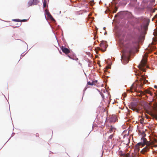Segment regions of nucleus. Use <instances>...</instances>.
<instances>
[{
    "label": "nucleus",
    "instance_id": "10",
    "mask_svg": "<svg viewBox=\"0 0 157 157\" xmlns=\"http://www.w3.org/2000/svg\"><path fill=\"white\" fill-rule=\"evenodd\" d=\"M144 92L145 93L148 94H150L151 96L153 95V93L149 90H146L144 91Z\"/></svg>",
    "mask_w": 157,
    "mask_h": 157
},
{
    "label": "nucleus",
    "instance_id": "5",
    "mask_svg": "<svg viewBox=\"0 0 157 157\" xmlns=\"http://www.w3.org/2000/svg\"><path fill=\"white\" fill-rule=\"evenodd\" d=\"M100 45L101 47V49L99 48V50L101 49L103 52L106 51V48L108 46L107 42L106 41H102L101 43L100 44Z\"/></svg>",
    "mask_w": 157,
    "mask_h": 157
},
{
    "label": "nucleus",
    "instance_id": "20",
    "mask_svg": "<svg viewBox=\"0 0 157 157\" xmlns=\"http://www.w3.org/2000/svg\"><path fill=\"white\" fill-rule=\"evenodd\" d=\"M90 3L91 5H93L94 4V2L93 0H91L90 1Z\"/></svg>",
    "mask_w": 157,
    "mask_h": 157
},
{
    "label": "nucleus",
    "instance_id": "30",
    "mask_svg": "<svg viewBox=\"0 0 157 157\" xmlns=\"http://www.w3.org/2000/svg\"><path fill=\"white\" fill-rule=\"evenodd\" d=\"M21 25V23L20 24H19V26Z\"/></svg>",
    "mask_w": 157,
    "mask_h": 157
},
{
    "label": "nucleus",
    "instance_id": "11",
    "mask_svg": "<svg viewBox=\"0 0 157 157\" xmlns=\"http://www.w3.org/2000/svg\"><path fill=\"white\" fill-rule=\"evenodd\" d=\"M33 0H30L28 3L27 6L29 7L31 6L33 3Z\"/></svg>",
    "mask_w": 157,
    "mask_h": 157
},
{
    "label": "nucleus",
    "instance_id": "15",
    "mask_svg": "<svg viewBox=\"0 0 157 157\" xmlns=\"http://www.w3.org/2000/svg\"><path fill=\"white\" fill-rule=\"evenodd\" d=\"M124 157H132V156L130 155V154L129 153H127L125 154V156H124Z\"/></svg>",
    "mask_w": 157,
    "mask_h": 157
},
{
    "label": "nucleus",
    "instance_id": "14",
    "mask_svg": "<svg viewBox=\"0 0 157 157\" xmlns=\"http://www.w3.org/2000/svg\"><path fill=\"white\" fill-rule=\"evenodd\" d=\"M125 153H122V152L121 151H119V155L121 157H124V156H125Z\"/></svg>",
    "mask_w": 157,
    "mask_h": 157
},
{
    "label": "nucleus",
    "instance_id": "12",
    "mask_svg": "<svg viewBox=\"0 0 157 157\" xmlns=\"http://www.w3.org/2000/svg\"><path fill=\"white\" fill-rule=\"evenodd\" d=\"M115 128L112 127L111 125V126L109 127V132L110 133H111L112 132H113Z\"/></svg>",
    "mask_w": 157,
    "mask_h": 157
},
{
    "label": "nucleus",
    "instance_id": "13",
    "mask_svg": "<svg viewBox=\"0 0 157 157\" xmlns=\"http://www.w3.org/2000/svg\"><path fill=\"white\" fill-rule=\"evenodd\" d=\"M47 14L48 17L52 20H54V18H53L51 15L49 13V12Z\"/></svg>",
    "mask_w": 157,
    "mask_h": 157
},
{
    "label": "nucleus",
    "instance_id": "22",
    "mask_svg": "<svg viewBox=\"0 0 157 157\" xmlns=\"http://www.w3.org/2000/svg\"><path fill=\"white\" fill-rule=\"evenodd\" d=\"M132 109L134 111H136L137 112H138V110L137 109L135 108H132Z\"/></svg>",
    "mask_w": 157,
    "mask_h": 157
},
{
    "label": "nucleus",
    "instance_id": "9",
    "mask_svg": "<svg viewBox=\"0 0 157 157\" xmlns=\"http://www.w3.org/2000/svg\"><path fill=\"white\" fill-rule=\"evenodd\" d=\"M61 49L62 52L65 54H68L70 52V51L68 49L64 46H62Z\"/></svg>",
    "mask_w": 157,
    "mask_h": 157
},
{
    "label": "nucleus",
    "instance_id": "18",
    "mask_svg": "<svg viewBox=\"0 0 157 157\" xmlns=\"http://www.w3.org/2000/svg\"><path fill=\"white\" fill-rule=\"evenodd\" d=\"M93 85H96L97 82V81L95 80L94 81H92Z\"/></svg>",
    "mask_w": 157,
    "mask_h": 157
},
{
    "label": "nucleus",
    "instance_id": "28",
    "mask_svg": "<svg viewBox=\"0 0 157 157\" xmlns=\"http://www.w3.org/2000/svg\"><path fill=\"white\" fill-rule=\"evenodd\" d=\"M68 56L71 59H72V58H71L70 56Z\"/></svg>",
    "mask_w": 157,
    "mask_h": 157
},
{
    "label": "nucleus",
    "instance_id": "4",
    "mask_svg": "<svg viewBox=\"0 0 157 157\" xmlns=\"http://www.w3.org/2000/svg\"><path fill=\"white\" fill-rule=\"evenodd\" d=\"M152 108L154 111H150L148 113L153 118L157 119V103L154 102Z\"/></svg>",
    "mask_w": 157,
    "mask_h": 157
},
{
    "label": "nucleus",
    "instance_id": "2",
    "mask_svg": "<svg viewBox=\"0 0 157 157\" xmlns=\"http://www.w3.org/2000/svg\"><path fill=\"white\" fill-rule=\"evenodd\" d=\"M136 75L137 76V81L138 82V84L140 85L141 86L148 82L146 78L144 75H141L140 73L136 74Z\"/></svg>",
    "mask_w": 157,
    "mask_h": 157
},
{
    "label": "nucleus",
    "instance_id": "27",
    "mask_svg": "<svg viewBox=\"0 0 157 157\" xmlns=\"http://www.w3.org/2000/svg\"><path fill=\"white\" fill-rule=\"evenodd\" d=\"M107 34V32H105V33H104V34H105V35H106V34Z\"/></svg>",
    "mask_w": 157,
    "mask_h": 157
},
{
    "label": "nucleus",
    "instance_id": "8",
    "mask_svg": "<svg viewBox=\"0 0 157 157\" xmlns=\"http://www.w3.org/2000/svg\"><path fill=\"white\" fill-rule=\"evenodd\" d=\"M147 143V144L146 145V146L142 150L141 152L142 153L144 154V153L147 152L149 150L150 148V144L149 142L148 144V143Z\"/></svg>",
    "mask_w": 157,
    "mask_h": 157
},
{
    "label": "nucleus",
    "instance_id": "21",
    "mask_svg": "<svg viewBox=\"0 0 157 157\" xmlns=\"http://www.w3.org/2000/svg\"><path fill=\"white\" fill-rule=\"evenodd\" d=\"M27 21V19H23V20H20V22H26Z\"/></svg>",
    "mask_w": 157,
    "mask_h": 157
},
{
    "label": "nucleus",
    "instance_id": "6",
    "mask_svg": "<svg viewBox=\"0 0 157 157\" xmlns=\"http://www.w3.org/2000/svg\"><path fill=\"white\" fill-rule=\"evenodd\" d=\"M141 142L138 143L136 144L137 146H142V147L144 146L145 144L147 145V143H148V142L147 141V139L145 138H142L141 139Z\"/></svg>",
    "mask_w": 157,
    "mask_h": 157
},
{
    "label": "nucleus",
    "instance_id": "25",
    "mask_svg": "<svg viewBox=\"0 0 157 157\" xmlns=\"http://www.w3.org/2000/svg\"><path fill=\"white\" fill-rule=\"evenodd\" d=\"M154 88H157V86H154Z\"/></svg>",
    "mask_w": 157,
    "mask_h": 157
},
{
    "label": "nucleus",
    "instance_id": "19",
    "mask_svg": "<svg viewBox=\"0 0 157 157\" xmlns=\"http://www.w3.org/2000/svg\"><path fill=\"white\" fill-rule=\"evenodd\" d=\"M87 85H90L93 86V84L92 82H87Z\"/></svg>",
    "mask_w": 157,
    "mask_h": 157
},
{
    "label": "nucleus",
    "instance_id": "1",
    "mask_svg": "<svg viewBox=\"0 0 157 157\" xmlns=\"http://www.w3.org/2000/svg\"><path fill=\"white\" fill-rule=\"evenodd\" d=\"M126 50L123 51V54L121 57V61L124 64L127 63L128 62L131 53L136 48L133 43H128L125 46Z\"/></svg>",
    "mask_w": 157,
    "mask_h": 157
},
{
    "label": "nucleus",
    "instance_id": "17",
    "mask_svg": "<svg viewBox=\"0 0 157 157\" xmlns=\"http://www.w3.org/2000/svg\"><path fill=\"white\" fill-rule=\"evenodd\" d=\"M13 21L16 22H20V20L19 19H14L13 20Z\"/></svg>",
    "mask_w": 157,
    "mask_h": 157
},
{
    "label": "nucleus",
    "instance_id": "7",
    "mask_svg": "<svg viewBox=\"0 0 157 157\" xmlns=\"http://www.w3.org/2000/svg\"><path fill=\"white\" fill-rule=\"evenodd\" d=\"M138 84L136 82L132 84L130 90L131 92H134L136 91L137 88L138 86Z\"/></svg>",
    "mask_w": 157,
    "mask_h": 157
},
{
    "label": "nucleus",
    "instance_id": "29",
    "mask_svg": "<svg viewBox=\"0 0 157 157\" xmlns=\"http://www.w3.org/2000/svg\"><path fill=\"white\" fill-rule=\"evenodd\" d=\"M105 27H104V28H103V29H104V30H105Z\"/></svg>",
    "mask_w": 157,
    "mask_h": 157
},
{
    "label": "nucleus",
    "instance_id": "24",
    "mask_svg": "<svg viewBox=\"0 0 157 157\" xmlns=\"http://www.w3.org/2000/svg\"><path fill=\"white\" fill-rule=\"evenodd\" d=\"M113 136V135H111L109 136V138L111 139Z\"/></svg>",
    "mask_w": 157,
    "mask_h": 157
},
{
    "label": "nucleus",
    "instance_id": "3",
    "mask_svg": "<svg viewBox=\"0 0 157 157\" xmlns=\"http://www.w3.org/2000/svg\"><path fill=\"white\" fill-rule=\"evenodd\" d=\"M147 54H145L140 64L138 66L140 69L144 72L146 71V69L144 67L146 66V63L147 60Z\"/></svg>",
    "mask_w": 157,
    "mask_h": 157
},
{
    "label": "nucleus",
    "instance_id": "16",
    "mask_svg": "<svg viewBox=\"0 0 157 157\" xmlns=\"http://www.w3.org/2000/svg\"><path fill=\"white\" fill-rule=\"evenodd\" d=\"M47 1L46 0H44L43 2V7L45 8L46 6Z\"/></svg>",
    "mask_w": 157,
    "mask_h": 157
},
{
    "label": "nucleus",
    "instance_id": "23",
    "mask_svg": "<svg viewBox=\"0 0 157 157\" xmlns=\"http://www.w3.org/2000/svg\"><path fill=\"white\" fill-rule=\"evenodd\" d=\"M117 8L116 7H115V10L113 11V13H115L117 10Z\"/></svg>",
    "mask_w": 157,
    "mask_h": 157
},
{
    "label": "nucleus",
    "instance_id": "26",
    "mask_svg": "<svg viewBox=\"0 0 157 157\" xmlns=\"http://www.w3.org/2000/svg\"><path fill=\"white\" fill-rule=\"evenodd\" d=\"M154 147H157V145H155L154 146Z\"/></svg>",
    "mask_w": 157,
    "mask_h": 157
}]
</instances>
